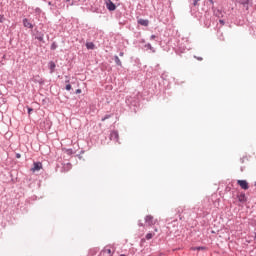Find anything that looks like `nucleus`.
<instances>
[{"label": "nucleus", "instance_id": "9b49d317", "mask_svg": "<svg viewBox=\"0 0 256 256\" xmlns=\"http://www.w3.org/2000/svg\"><path fill=\"white\" fill-rule=\"evenodd\" d=\"M41 169H43V164L41 162H34L32 171H41Z\"/></svg>", "mask_w": 256, "mask_h": 256}, {"label": "nucleus", "instance_id": "4468645a", "mask_svg": "<svg viewBox=\"0 0 256 256\" xmlns=\"http://www.w3.org/2000/svg\"><path fill=\"white\" fill-rule=\"evenodd\" d=\"M55 67H57V64H55L54 61H50L48 63V69L50 70V73H55Z\"/></svg>", "mask_w": 256, "mask_h": 256}, {"label": "nucleus", "instance_id": "1a4fd4ad", "mask_svg": "<svg viewBox=\"0 0 256 256\" xmlns=\"http://www.w3.org/2000/svg\"><path fill=\"white\" fill-rule=\"evenodd\" d=\"M45 34H43V32L37 30L36 34H35V39H37V41H40V43H45Z\"/></svg>", "mask_w": 256, "mask_h": 256}, {"label": "nucleus", "instance_id": "7ed1b4c3", "mask_svg": "<svg viewBox=\"0 0 256 256\" xmlns=\"http://www.w3.org/2000/svg\"><path fill=\"white\" fill-rule=\"evenodd\" d=\"M236 3L245 7L246 11H249V7H253V0H236Z\"/></svg>", "mask_w": 256, "mask_h": 256}, {"label": "nucleus", "instance_id": "6e6552de", "mask_svg": "<svg viewBox=\"0 0 256 256\" xmlns=\"http://www.w3.org/2000/svg\"><path fill=\"white\" fill-rule=\"evenodd\" d=\"M237 185H239L241 189H244V191H247V189H249V182H247V180H238Z\"/></svg>", "mask_w": 256, "mask_h": 256}, {"label": "nucleus", "instance_id": "b1692460", "mask_svg": "<svg viewBox=\"0 0 256 256\" xmlns=\"http://www.w3.org/2000/svg\"><path fill=\"white\" fill-rule=\"evenodd\" d=\"M153 233H147L146 236H145V239H147V241L153 239Z\"/></svg>", "mask_w": 256, "mask_h": 256}, {"label": "nucleus", "instance_id": "de8ad7c7", "mask_svg": "<svg viewBox=\"0 0 256 256\" xmlns=\"http://www.w3.org/2000/svg\"><path fill=\"white\" fill-rule=\"evenodd\" d=\"M255 238H256V233H255Z\"/></svg>", "mask_w": 256, "mask_h": 256}, {"label": "nucleus", "instance_id": "4be33fe9", "mask_svg": "<svg viewBox=\"0 0 256 256\" xmlns=\"http://www.w3.org/2000/svg\"><path fill=\"white\" fill-rule=\"evenodd\" d=\"M57 47H59V45H57V42H53L50 46L51 51H55L57 49Z\"/></svg>", "mask_w": 256, "mask_h": 256}, {"label": "nucleus", "instance_id": "58836bf2", "mask_svg": "<svg viewBox=\"0 0 256 256\" xmlns=\"http://www.w3.org/2000/svg\"><path fill=\"white\" fill-rule=\"evenodd\" d=\"M16 159H21V154L16 153Z\"/></svg>", "mask_w": 256, "mask_h": 256}, {"label": "nucleus", "instance_id": "2f4dec72", "mask_svg": "<svg viewBox=\"0 0 256 256\" xmlns=\"http://www.w3.org/2000/svg\"><path fill=\"white\" fill-rule=\"evenodd\" d=\"M3 21H5V16L0 14V23H3Z\"/></svg>", "mask_w": 256, "mask_h": 256}, {"label": "nucleus", "instance_id": "4c0bfd02", "mask_svg": "<svg viewBox=\"0 0 256 256\" xmlns=\"http://www.w3.org/2000/svg\"><path fill=\"white\" fill-rule=\"evenodd\" d=\"M219 23H220V25H225V20L220 19V20H219Z\"/></svg>", "mask_w": 256, "mask_h": 256}, {"label": "nucleus", "instance_id": "ea45409f", "mask_svg": "<svg viewBox=\"0 0 256 256\" xmlns=\"http://www.w3.org/2000/svg\"><path fill=\"white\" fill-rule=\"evenodd\" d=\"M69 5H70L71 7H73V5H75V2L72 1V2L69 3Z\"/></svg>", "mask_w": 256, "mask_h": 256}, {"label": "nucleus", "instance_id": "9d476101", "mask_svg": "<svg viewBox=\"0 0 256 256\" xmlns=\"http://www.w3.org/2000/svg\"><path fill=\"white\" fill-rule=\"evenodd\" d=\"M237 199L239 203H247V196L245 195V192H240L237 194Z\"/></svg>", "mask_w": 256, "mask_h": 256}, {"label": "nucleus", "instance_id": "0eeeda50", "mask_svg": "<svg viewBox=\"0 0 256 256\" xmlns=\"http://www.w3.org/2000/svg\"><path fill=\"white\" fill-rule=\"evenodd\" d=\"M104 3L108 11H115V9H117V5H115L111 0H104Z\"/></svg>", "mask_w": 256, "mask_h": 256}, {"label": "nucleus", "instance_id": "f03ea898", "mask_svg": "<svg viewBox=\"0 0 256 256\" xmlns=\"http://www.w3.org/2000/svg\"><path fill=\"white\" fill-rule=\"evenodd\" d=\"M144 221L148 227H153L157 223V220L152 215H146Z\"/></svg>", "mask_w": 256, "mask_h": 256}, {"label": "nucleus", "instance_id": "a211bd4d", "mask_svg": "<svg viewBox=\"0 0 256 256\" xmlns=\"http://www.w3.org/2000/svg\"><path fill=\"white\" fill-rule=\"evenodd\" d=\"M86 48L90 49V50H93V49H95V44L93 42H87L86 43Z\"/></svg>", "mask_w": 256, "mask_h": 256}, {"label": "nucleus", "instance_id": "cd10ccee", "mask_svg": "<svg viewBox=\"0 0 256 256\" xmlns=\"http://www.w3.org/2000/svg\"><path fill=\"white\" fill-rule=\"evenodd\" d=\"M41 8H39V7H36L35 8V13H37V15H41Z\"/></svg>", "mask_w": 256, "mask_h": 256}, {"label": "nucleus", "instance_id": "412c9836", "mask_svg": "<svg viewBox=\"0 0 256 256\" xmlns=\"http://www.w3.org/2000/svg\"><path fill=\"white\" fill-rule=\"evenodd\" d=\"M113 116V114H106L104 117L101 118V121H107V119H111V117Z\"/></svg>", "mask_w": 256, "mask_h": 256}, {"label": "nucleus", "instance_id": "c85d7f7f", "mask_svg": "<svg viewBox=\"0 0 256 256\" xmlns=\"http://www.w3.org/2000/svg\"><path fill=\"white\" fill-rule=\"evenodd\" d=\"M66 91H71L72 89V86L71 84H67L66 87H65Z\"/></svg>", "mask_w": 256, "mask_h": 256}, {"label": "nucleus", "instance_id": "49530a36", "mask_svg": "<svg viewBox=\"0 0 256 256\" xmlns=\"http://www.w3.org/2000/svg\"><path fill=\"white\" fill-rule=\"evenodd\" d=\"M241 171H243V167H241Z\"/></svg>", "mask_w": 256, "mask_h": 256}, {"label": "nucleus", "instance_id": "f8f14e48", "mask_svg": "<svg viewBox=\"0 0 256 256\" xmlns=\"http://www.w3.org/2000/svg\"><path fill=\"white\" fill-rule=\"evenodd\" d=\"M138 25H142V27H149V20L140 18L137 20Z\"/></svg>", "mask_w": 256, "mask_h": 256}, {"label": "nucleus", "instance_id": "20e7f679", "mask_svg": "<svg viewBox=\"0 0 256 256\" xmlns=\"http://www.w3.org/2000/svg\"><path fill=\"white\" fill-rule=\"evenodd\" d=\"M212 11L214 17H217L218 19H223L225 17V12L223 10L216 8L215 6H212Z\"/></svg>", "mask_w": 256, "mask_h": 256}, {"label": "nucleus", "instance_id": "37998d69", "mask_svg": "<svg viewBox=\"0 0 256 256\" xmlns=\"http://www.w3.org/2000/svg\"><path fill=\"white\" fill-rule=\"evenodd\" d=\"M140 43H145V39H141V40H140Z\"/></svg>", "mask_w": 256, "mask_h": 256}, {"label": "nucleus", "instance_id": "f3484780", "mask_svg": "<svg viewBox=\"0 0 256 256\" xmlns=\"http://www.w3.org/2000/svg\"><path fill=\"white\" fill-rule=\"evenodd\" d=\"M175 211L178 214L180 221L183 220V217L181 216V213H183V207H178V208H176Z\"/></svg>", "mask_w": 256, "mask_h": 256}, {"label": "nucleus", "instance_id": "e433bc0d", "mask_svg": "<svg viewBox=\"0 0 256 256\" xmlns=\"http://www.w3.org/2000/svg\"><path fill=\"white\" fill-rule=\"evenodd\" d=\"M245 159H247V157L240 158V163H245Z\"/></svg>", "mask_w": 256, "mask_h": 256}, {"label": "nucleus", "instance_id": "aec40b11", "mask_svg": "<svg viewBox=\"0 0 256 256\" xmlns=\"http://www.w3.org/2000/svg\"><path fill=\"white\" fill-rule=\"evenodd\" d=\"M207 249V247L205 246H198V247H194L193 251H205Z\"/></svg>", "mask_w": 256, "mask_h": 256}, {"label": "nucleus", "instance_id": "6ab92c4d", "mask_svg": "<svg viewBox=\"0 0 256 256\" xmlns=\"http://www.w3.org/2000/svg\"><path fill=\"white\" fill-rule=\"evenodd\" d=\"M144 47L145 49H149L150 51H152V53H155V48H153L151 43H147L146 45H144Z\"/></svg>", "mask_w": 256, "mask_h": 256}, {"label": "nucleus", "instance_id": "dca6fc26", "mask_svg": "<svg viewBox=\"0 0 256 256\" xmlns=\"http://www.w3.org/2000/svg\"><path fill=\"white\" fill-rule=\"evenodd\" d=\"M114 61H115V64H116L118 67H123V63L121 62V59H119V56L115 55V56H114Z\"/></svg>", "mask_w": 256, "mask_h": 256}, {"label": "nucleus", "instance_id": "a19ab883", "mask_svg": "<svg viewBox=\"0 0 256 256\" xmlns=\"http://www.w3.org/2000/svg\"><path fill=\"white\" fill-rule=\"evenodd\" d=\"M124 55H125L124 52H120V53H119V56H120V57H123Z\"/></svg>", "mask_w": 256, "mask_h": 256}, {"label": "nucleus", "instance_id": "423d86ee", "mask_svg": "<svg viewBox=\"0 0 256 256\" xmlns=\"http://www.w3.org/2000/svg\"><path fill=\"white\" fill-rule=\"evenodd\" d=\"M110 141H114V143H119V131L113 130L109 135Z\"/></svg>", "mask_w": 256, "mask_h": 256}, {"label": "nucleus", "instance_id": "a18cd8bd", "mask_svg": "<svg viewBox=\"0 0 256 256\" xmlns=\"http://www.w3.org/2000/svg\"><path fill=\"white\" fill-rule=\"evenodd\" d=\"M67 165H68V167H71V163H68Z\"/></svg>", "mask_w": 256, "mask_h": 256}, {"label": "nucleus", "instance_id": "79ce46f5", "mask_svg": "<svg viewBox=\"0 0 256 256\" xmlns=\"http://www.w3.org/2000/svg\"><path fill=\"white\" fill-rule=\"evenodd\" d=\"M65 3H71V0H64Z\"/></svg>", "mask_w": 256, "mask_h": 256}, {"label": "nucleus", "instance_id": "f704fd0d", "mask_svg": "<svg viewBox=\"0 0 256 256\" xmlns=\"http://www.w3.org/2000/svg\"><path fill=\"white\" fill-rule=\"evenodd\" d=\"M194 58L197 59V61H203V57L194 56Z\"/></svg>", "mask_w": 256, "mask_h": 256}, {"label": "nucleus", "instance_id": "ddd939ff", "mask_svg": "<svg viewBox=\"0 0 256 256\" xmlns=\"http://www.w3.org/2000/svg\"><path fill=\"white\" fill-rule=\"evenodd\" d=\"M22 23H23L24 27H26L27 29H33V24L31 22H29V19L24 18L22 20Z\"/></svg>", "mask_w": 256, "mask_h": 256}, {"label": "nucleus", "instance_id": "09e8293b", "mask_svg": "<svg viewBox=\"0 0 256 256\" xmlns=\"http://www.w3.org/2000/svg\"><path fill=\"white\" fill-rule=\"evenodd\" d=\"M77 1H81V0H77Z\"/></svg>", "mask_w": 256, "mask_h": 256}, {"label": "nucleus", "instance_id": "bb28decb", "mask_svg": "<svg viewBox=\"0 0 256 256\" xmlns=\"http://www.w3.org/2000/svg\"><path fill=\"white\" fill-rule=\"evenodd\" d=\"M26 109L28 111V115H31V113H33V108L26 106Z\"/></svg>", "mask_w": 256, "mask_h": 256}, {"label": "nucleus", "instance_id": "39448f33", "mask_svg": "<svg viewBox=\"0 0 256 256\" xmlns=\"http://www.w3.org/2000/svg\"><path fill=\"white\" fill-rule=\"evenodd\" d=\"M99 256H113V250L111 246H105L103 250H101Z\"/></svg>", "mask_w": 256, "mask_h": 256}, {"label": "nucleus", "instance_id": "393cba45", "mask_svg": "<svg viewBox=\"0 0 256 256\" xmlns=\"http://www.w3.org/2000/svg\"><path fill=\"white\" fill-rule=\"evenodd\" d=\"M168 77H169V75H167L166 72L161 74V79H163L164 81H167Z\"/></svg>", "mask_w": 256, "mask_h": 256}, {"label": "nucleus", "instance_id": "c9c22d12", "mask_svg": "<svg viewBox=\"0 0 256 256\" xmlns=\"http://www.w3.org/2000/svg\"><path fill=\"white\" fill-rule=\"evenodd\" d=\"M65 83H68V85H69V83H70V80H69V76H65Z\"/></svg>", "mask_w": 256, "mask_h": 256}, {"label": "nucleus", "instance_id": "7c9ffc66", "mask_svg": "<svg viewBox=\"0 0 256 256\" xmlns=\"http://www.w3.org/2000/svg\"><path fill=\"white\" fill-rule=\"evenodd\" d=\"M155 39H157V36H156L155 34H152V35L150 36V41H153V40H155Z\"/></svg>", "mask_w": 256, "mask_h": 256}, {"label": "nucleus", "instance_id": "f257e3e1", "mask_svg": "<svg viewBox=\"0 0 256 256\" xmlns=\"http://www.w3.org/2000/svg\"><path fill=\"white\" fill-rule=\"evenodd\" d=\"M126 105H128V107H137L139 105V100L133 96H128L126 97Z\"/></svg>", "mask_w": 256, "mask_h": 256}, {"label": "nucleus", "instance_id": "a878e982", "mask_svg": "<svg viewBox=\"0 0 256 256\" xmlns=\"http://www.w3.org/2000/svg\"><path fill=\"white\" fill-rule=\"evenodd\" d=\"M199 1L201 0H193V3H192L193 7H199Z\"/></svg>", "mask_w": 256, "mask_h": 256}, {"label": "nucleus", "instance_id": "c756f323", "mask_svg": "<svg viewBox=\"0 0 256 256\" xmlns=\"http://www.w3.org/2000/svg\"><path fill=\"white\" fill-rule=\"evenodd\" d=\"M138 227H145V224L143 223V221L141 220L138 221Z\"/></svg>", "mask_w": 256, "mask_h": 256}, {"label": "nucleus", "instance_id": "2eb2a0df", "mask_svg": "<svg viewBox=\"0 0 256 256\" xmlns=\"http://www.w3.org/2000/svg\"><path fill=\"white\" fill-rule=\"evenodd\" d=\"M33 81L34 83H39V85H45V80L41 76H35Z\"/></svg>", "mask_w": 256, "mask_h": 256}, {"label": "nucleus", "instance_id": "5701e85b", "mask_svg": "<svg viewBox=\"0 0 256 256\" xmlns=\"http://www.w3.org/2000/svg\"><path fill=\"white\" fill-rule=\"evenodd\" d=\"M66 155H73V149L68 148V149H64Z\"/></svg>", "mask_w": 256, "mask_h": 256}, {"label": "nucleus", "instance_id": "c03bdc74", "mask_svg": "<svg viewBox=\"0 0 256 256\" xmlns=\"http://www.w3.org/2000/svg\"><path fill=\"white\" fill-rule=\"evenodd\" d=\"M48 5H50V6H51V5H53V3H52V2H48Z\"/></svg>", "mask_w": 256, "mask_h": 256}, {"label": "nucleus", "instance_id": "473e14b6", "mask_svg": "<svg viewBox=\"0 0 256 256\" xmlns=\"http://www.w3.org/2000/svg\"><path fill=\"white\" fill-rule=\"evenodd\" d=\"M208 2L210 3V5H212V7H215V1H213V0H208Z\"/></svg>", "mask_w": 256, "mask_h": 256}, {"label": "nucleus", "instance_id": "72a5a7b5", "mask_svg": "<svg viewBox=\"0 0 256 256\" xmlns=\"http://www.w3.org/2000/svg\"><path fill=\"white\" fill-rule=\"evenodd\" d=\"M82 93V90L81 89H77L76 91H75V94L76 95H79V94H81Z\"/></svg>", "mask_w": 256, "mask_h": 256}]
</instances>
